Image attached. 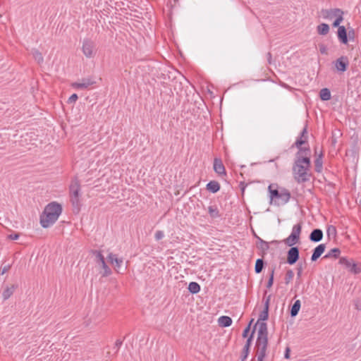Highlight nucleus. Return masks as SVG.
<instances>
[{
    "instance_id": "1",
    "label": "nucleus",
    "mask_w": 361,
    "mask_h": 361,
    "mask_svg": "<svg viewBox=\"0 0 361 361\" xmlns=\"http://www.w3.org/2000/svg\"><path fill=\"white\" fill-rule=\"evenodd\" d=\"M311 154L309 151L297 152L294 163L293 165L292 171L293 176L295 180L298 183H303L310 180L312 176L311 173Z\"/></svg>"
},
{
    "instance_id": "2",
    "label": "nucleus",
    "mask_w": 361,
    "mask_h": 361,
    "mask_svg": "<svg viewBox=\"0 0 361 361\" xmlns=\"http://www.w3.org/2000/svg\"><path fill=\"white\" fill-rule=\"evenodd\" d=\"M62 210V206L59 203L56 202L49 203L40 214L39 222L41 226L44 228L52 226L58 220Z\"/></svg>"
},
{
    "instance_id": "3",
    "label": "nucleus",
    "mask_w": 361,
    "mask_h": 361,
    "mask_svg": "<svg viewBox=\"0 0 361 361\" xmlns=\"http://www.w3.org/2000/svg\"><path fill=\"white\" fill-rule=\"evenodd\" d=\"M259 326L255 350L257 361H263L266 357L268 346V329L265 322H257Z\"/></svg>"
},
{
    "instance_id": "4",
    "label": "nucleus",
    "mask_w": 361,
    "mask_h": 361,
    "mask_svg": "<svg viewBox=\"0 0 361 361\" xmlns=\"http://www.w3.org/2000/svg\"><path fill=\"white\" fill-rule=\"evenodd\" d=\"M71 202L73 207L74 212L77 213L80 211V183L78 178L72 180L69 187Z\"/></svg>"
},
{
    "instance_id": "5",
    "label": "nucleus",
    "mask_w": 361,
    "mask_h": 361,
    "mask_svg": "<svg viewBox=\"0 0 361 361\" xmlns=\"http://www.w3.org/2000/svg\"><path fill=\"white\" fill-rule=\"evenodd\" d=\"M268 190L270 193L271 202L273 200L276 202V200H278L281 201V204H284L290 199V192L286 188L278 190L277 188H274V184H270L268 187Z\"/></svg>"
},
{
    "instance_id": "6",
    "label": "nucleus",
    "mask_w": 361,
    "mask_h": 361,
    "mask_svg": "<svg viewBox=\"0 0 361 361\" xmlns=\"http://www.w3.org/2000/svg\"><path fill=\"white\" fill-rule=\"evenodd\" d=\"M302 226V222H299L293 226L290 235L283 240L286 245L293 247L294 245L300 242Z\"/></svg>"
},
{
    "instance_id": "7",
    "label": "nucleus",
    "mask_w": 361,
    "mask_h": 361,
    "mask_svg": "<svg viewBox=\"0 0 361 361\" xmlns=\"http://www.w3.org/2000/svg\"><path fill=\"white\" fill-rule=\"evenodd\" d=\"M307 144V126H305L304 128L302 129V132L300 133V136L297 138L295 143L292 145V147H296L298 149V152L300 151H305L306 152V150L309 151V154H311V150L309 146L307 147H302L303 145Z\"/></svg>"
},
{
    "instance_id": "8",
    "label": "nucleus",
    "mask_w": 361,
    "mask_h": 361,
    "mask_svg": "<svg viewBox=\"0 0 361 361\" xmlns=\"http://www.w3.org/2000/svg\"><path fill=\"white\" fill-rule=\"evenodd\" d=\"M82 51L87 58H92L96 54L95 44L90 39H85L82 42Z\"/></svg>"
},
{
    "instance_id": "9",
    "label": "nucleus",
    "mask_w": 361,
    "mask_h": 361,
    "mask_svg": "<svg viewBox=\"0 0 361 361\" xmlns=\"http://www.w3.org/2000/svg\"><path fill=\"white\" fill-rule=\"evenodd\" d=\"M334 66L338 72H345L349 66V59L346 56H341L337 59L334 62Z\"/></svg>"
},
{
    "instance_id": "10",
    "label": "nucleus",
    "mask_w": 361,
    "mask_h": 361,
    "mask_svg": "<svg viewBox=\"0 0 361 361\" xmlns=\"http://www.w3.org/2000/svg\"><path fill=\"white\" fill-rule=\"evenodd\" d=\"M300 252L298 247H291L287 253V263L294 264L299 259Z\"/></svg>"
},
{
    "instance_id": "11",
    "label": "nucleus",
    "mask_w": 361,
    "mask_h": 361,
    "mask_svg": "<svg viewBox=\"0 0 361 361\" xmlns=\"http://www.w3.org/2000/svg\"><path fill=\"white\" fill-rule=\"evenodd\" d=\"M95 82L92 80L91 78H82L81 80V82H73L71 84V87L78 90H83L88 88L90 86L92 85Z\"/></svg>"
},
{
    "instance_id": "12",
    "label": "nucleus",
    "mask_w": 361,
    "mask_h": 361,
    "mask_svg": "<svg viewBox=\"0 0 361 361\" xmlns=\"http://www.w3.org/2000/svg\"><path fill=\"white\" fill-rule=\"evenodd\" d=\"M214 170L219 176L226 175L225 166L223 164L222 160L220 158H214Z\"/></svg>"
},
{
    "instance_id": "13",
    "label": "nucleus",
    "mask_w": 361,
    "mask_h": 361,
    "mask_svg": "<svg viewBox=\"0 0 361 361\" xmlns=\"http://www.w3.org/2000/svg\"><path fill=\"white\" fill-rule=\"evenodd\" d=\"M271 300V295H269L264 301V310L261 312L259 317V320L257 322L260 323L259 321L262 320L265 321L268 319L269 317V302Z\"/></svg>"
},
{
    "instance_id": "14",
    "label": "nucleus",
    "mask_w": 361,
    "mask_h": 361,
    "mask_svg": "<svg viewBox=\"0 0 361 361\" xmlns=\"http://www.w3.org/2000/svg\"><path fill=\"white\" fill-rule=\"evenodd\" d=\"M337 35H338V40L341 43H343L344 44H348V32H347L346 28L343 25L338 27V31H337Z\"/></svg>"
},
{
    "instance_id": "15",
    "label": "nucleus",
    "mask_w": 361,
    "mask_h": 361,
    "mask_svg": "<svg viewBox=\"0 0 361 361\" xmlns=\"http://www.w3.org/2000/svg\"><path fill=\"white\" fill-rule=\"evenodd\" d=\"M18 288L17 284H12L10 286H6L3 292H2V298L4 300H8L15 292V290Z\"/></svg>"
},
{
    "instance_id": "16",
    "label": "nucleus",
    "mask_w": 361,
    "mask_h": 361,
    "mask_svg": "<svg viewBox=\"0 0 361 361\" xmlns=\"http://www.w3.org/2000/svg\"><path fill=\"white\" fill-rule=\"evenodd\" d=\"M257 247L261 250L262 253L260 255L263 257L266 255L267 251L269 249V243L257 237Z\"/></svg>"
},
{
    "instance_id": "17",
    "label": "nucleus",
    "mask_w": 361,
    "mask_h": 361,
    "mask_svg": "<svg viewBox=\"0 0 361 361\" xmlns=\"http://www.w3.org/2000/svg\"><path fill=\"white\" fill-rule=\"evenodd\" d=\"M326 248V245L324 244H320L317 246L314 250L311 257V260L312 262L316 261L324 252Z\"/></svg>"
},
{
    "instance_id": "18",
    "label": "nucleus",
    "mask_w": 361,
    "mask_h": 361,
    "mask_svg": "<svg viewBox=\"0 0 361 361\" xmlns=\"http://www.w3.org/2000/svg\"><path fill=\"white\" fill-rule=\"evenodd\" d=\"M323 238V232L319 228H315L314 229L310 236L309 238L312 242L317 243L322 240Z\"/></svg>"
},
{
    "instance_id": "19",
    "label": "nucleus",
    "mask_w": 361,
    "mask_h": 361,
    "mask_svg": "<svg viewBox=\"0 0 361 361\" xmlns=\"http://www.w3.org/2000/svg\"><path fill=\"white\" fill-rule=\"evenodd\" d=\"M108 259L111 264L115 263L114 269L117 271L123 264V258H118L116 255L109 253Z\"/></svg>"
},
{
    "instance_id": "20",
    "label": "nucleus",
    "mask_w": 361,
    "mask_h": 361,
    "mask_svg": "<svg viewBox=\"0 0 361 361\" xmlns=\"http://www.w3.org/2000/svg\"><path fill=\"white\" fill-rule=\"evenodd\" d=\"M321 13L324 18H332V17L337 16V13H341V10L340 8L322 9Z\"/></svg>"
},
{
    "instance_id": "21",
    "label": "nucleus",
    "mask_w": 361,
    "mask_h": 361,
    "mask_svg": "<svg viewBox=\"0 0 361 361\" xmlns=\"http://www.w3.org/2000/svg\"><path fill=\"white\" fill-rule=\"evenodd\" d=\"M208 213L212 219L221 217L220 212L216 205H210L208 207Z\"/></svg>"
},
{
    "instance_id": "22",
    "label": "nucleus",
    "mask_w": 361,
    "mask_h": 361,
    "mask_svg": "<svg viewBox=\"0 0 361 361\" xmlns=\"http://www.w3.org/2000/svg\"><path fill=\"white\" fill-rule=\"evenodd\" d=\"M206 188L209 191L216 193L220 190V184L216 180H211L207 184Z\"/></svg>"
},
{
    "instance_id": "23",
    "label": "nucleus",
    "mask_w": 361,
    "mask_h": 361,
    "mask_svg": "<svg viewBox=\"0 0 361 361\" xmlns=\"http://www.w3.org/2000/svg\"><path fill=\"white\" fill-rule=\"evenodd\" d=\"M219 324L222 327H228L231 325L232 319L228 316H221L219 319Z\"/></svg>"
},
{
    "instance_id": "24",
    "label": "nucleus",
    "mask_w": 361,
    "mask_h": 361,
    "mask_svg": "<svg viewBox=\"0 0 361 361\" xmlns=\"http://www.w3.org/2000/svg\"><path fill=\"white\" fill-rule=\"evenodd\" d=\"M341 254V250L338 248H333L329 252L324 256V259H328V258H334L337 259L339 257V255Z\"/></svg>"
},
{
    "instance_id": "25",
    "label": "nucleus",
    "mask_w": 361,
    "mask_h": 361,
    "mask_svg": "<svg viewBox=\"0 0 361 361\" xmlns=\"http://www.w3.org/2000/svg\"><path fill=\"white\" fill-rule=\"evenodd\" d=\"M300 306H301L300 300H297L294 302V304L292 305L291 309H290V316L292 317H295L298 314L300 309Z\"/></svg>"
},
{
    "instance_id": "26",
    "label": "nucleus",
    "mask_w": 361,
    "mask_h": 361,
    "mask_svg": "<svg viewBox=\"0 0 361 361\" xmlns=\"http://www.w3.org/2000/svg\"><path fill=\"white\" fill-rule=\"evenodd\" d=\"M323 154L321 153L318 157L314 160V167L315 171L318 173H320L323 168V161H322Z\"/></svg>"
},
{
    "instance_id": "27",
    "label": "nucleus",
    "mask_w": 361,
    "mask_h": 361,
    "mask_svg": "<svg viewBox=\"0 0 361 361\" xmlns=\"http://www.w3.org/2000/svg\"><path fill=\"white\" fill-rule=\"evenodd\" d=\"M317 32L322 35H326L329 32V26L326 23H321L317 27Z\"/></svg>"
},
{
    "instance_id": "28",
    "label": "nucleus",
    "mask_w": 361,
    "mask_h": 361,
    "mask_svg": "<svg viewBox=\"0 0 361 361\" xmlns=\"http://www.w3.org/2000/svg\"><path fill=\"white\" fill-rule=\"evenodd\" d=\"M319 97L323 101H328L331 99V92L328 88H323L319 92Z\"/></svg>"
},
{
    "instance_id": "29",
    "label": "nucleus",
    "mask_w": 361,
    "mask_h": 361,
    "mask_svg": "<svg viewBox=\"0 0 361 361\" xmlns=\"http://www.w3.org/2000/svg\"><path fill=\"white\" fill-rule=\"evenodd\" d=\"M32 54L34 59H35V61H37V62L39 64L42 63L44 61V58L42 56V54L38 49H32Z\"/></svg>"
},
{
    "instance_id": "30",
    "label": "nucleus",
    "mask_w": 361,
    "mask_h": 361,
    "mask_svg": "<svg viewBox=\"0 0 361 361\" xmlns=\"http://www.w3.org/2000/svg\"><path fill=\"white\" fill-rule=\"evenodd\" d=\"M188 288L191 293L195 294L200 292V286L197 282H190Z\"/></svg>"
},
{
    "instance_id": "31",
    "label": "nucleus",
    "mask_w": 361,
    "mask_h": 361,
    "mask_svg": "<svg viewBox=\"0 0 361 361\" xmlns=\"http://www.w3.org/2000/svg\"><path fill=\"white\" fill-rule=\"evenodd\" d=\"M264 262L262 259H257L255 263V271L257 274L262 272L264 269Z\"/></svg>"
},
{
    "instance_id": "32",
    "label": "nucleus",
    "mask_w": 361,
    "mask_h": 361,
    "mask_svg": "<svg viewBox=\"0 0 361 361\" xmlns=\"http://www.w3.org/2000/svg\"><path fill=\"white\" fill-rule=\"evenodd\" d=\"M343 12L341 11V13H337V16H335V17H336V18L332 24L333 27H338L339 26H341L340 24L343 20Z\"/></svg>"
},
{
    "instance_id": "33",
    "label": "nucleus",
    "mask_w": 361,
    "mask_h": 361,
    "mask_svg": "<svg viewBox=\"0 0 361 361\" xmlns=\"http://www.w3.org/2000/svg\"><path fill=\"white\" fill-rule=\"evenodd\" d=\"M352 259H348L346 257H341L339 259V263L345 267V268L349 269L351 267V263L353 262Z\"/></svg>"
},
{
    "instance_id": "34",
    "label": "nucleus",
    "mask_w": 361,
    "mask_h": 361,
    "mask_svg": "<svg viewBox=\"0 0 361 361\" xmlns=\"http://www.w3.org/2000/svg\"><path fill=\"white\" fill-rule=\"evenodd\" d=\"M294 273L291 269H288L285 275V283L288 285L293 279Z\"/></svg>"
},
{
    "instance_id": "35",
    "label": "nucleus",
    "mask_w": 361,
    "mask_h": 361,
    "mask_svg": "<svg viewBox=\"0 0 361 361\" xmlns=\"http://www.w3.org/2000/svg\"><path fill=\"white\" fill-rule=\"evenodd\" d=\"M274 271L275 268H272L271 270L270 271L269 278L267 283V288H270L274 283Z\"/></svg>"
},
{
    "instance_id": "36",
    "label": "nucleus",
    "mask_w": 361,
    "mask_h": 361,
    "mask_svg": "<svg viewBox=\"0 0 361 361\" xmlns=\"http://www.w3.org/2000/svg\"><path fill=\"white\" fill-rule=\"evenodd\" d=\"M348 269L353 274H359L361 272V267H357V265L353 261L351 263V267Z\"/></svg>"
},
{
    "instance_id": "37",
    "label": "nucleus",
    "mask_w": 361,
    "mask_h": 361,
    "mask_svg": "<svg viewBox=\"0 0 361 361\" xmlns=\"http://www.w3.org/2000/svg\"><path fill=\"white\" fill-rule=\"evenodd\" d=\"M102 267L104 269V273L102 274L103 276H108L111 274V269L107 266L106 262H103L101 264Z\"/></svg>"
},
{
    "instance_id": "38",
    "label": "nucleus",
    "mask_w": 361,
    "mask_h": 361,
    "mask_svg": "<svg viewBox=\"0 0 361 361\" xmlns=\"http://www.w3.org/2000/svg\"><path fill=\"white\" fill-rule=\"evenodd\" d=\"M94 254L96 256V258H97V262L102 264L103 262H105V259H104V257L101 251H97V250H95L94 252Z\"/></svg>"
},
{
    "instance_id": "39",
    "label": "nucleus",
    "mask_w": 361,
    "mask_h": 361,
    "mask_svg": "<svg viewBox=\"0 0 361 361\" xmlns=\"http://www.w3.org/2000/svg\"><path fill=\"white\" fill-rule=\"evenodd\" d=\"M257 324H255V327H254V329H253V330H252V333H251V334H250V337L247 338V341H246V343H245V345H244V347H243V348H245L250 349V345H251V343H252V338H253V334H254V333H255V328H256V326H257Z\"/></svg>"
},
{
    "instance_id": "40",
    "label": "nucleus",
    "mask_w": 361,
    "mask_h": 361,
    "mask_svg": "<svg viewBox=\"0 0 361 361\" xmlns=\"http://www.w3.org/2000/svg\"><path fill=\"white\" fill-rule=\"evenodd\" d=\"M250 353V349L243 348L242 355H241V361H245L247 357Z\"/></svg>"
},
{
    "instance_id": "41",
    "label": "nucleus",
    "mask_w": 361,
    "mask_h": 361,
    "mask_svg": "<svg viewBox=\"0 0 361 361\" xmlns=\"http://www.w3.org/2000/svg\"><path fill=\"white\" fill-rule=\"evenodd\" d=\"M11 268V264H6V265L1 267L0 269V274L1 275L4 274L5 273L8 272Z\"/></svg>"
},
{
    "instance_id": "42",
    "label": "nucleus",
    "mask_w": 361,
    "mask_h": 361,
    "mask_svg": "<svg viewBox=\"0 0 361 361\" xmlns=\"http://www.w3.org/2000/svg\"><path fill=\"white\" fill-rule=\"evenodd\" d=\"M164 236V232L162 231H157L156 233H155V239L157 240H159L161 239H162Z\"/></svg>"
},
{
    "instance_id": "43",
    "label": "nucleus",
    "mask_w": 361,
    "mask_h": 361,
    "mask_svg": "<svg viewBox=\"0 0 361 361\" xmlns=\"http://www.w3.org/2000/svg\"><path fill=\"white\" fill-rule=\"evenodd\" d=\"M253 319H252L250 322V324H248V326L244 329L243 332V338H246L247 336V334L250 330V325H251V323L252 322Z\"/></svg>"
},
{
    "instance_id": "44",
    "label": "nucleus",
    "mask_w": 361,
    "mask_h": 361,
    "mask_svg": "<svg viewBox=\"0 0 361 361\" xmlns=\"http://www.w3.org/2000/svg\"><path fill=\"white\" fill-rule=\"evenodd\" d=\"M78 99V97L77 95V94H73L69 98H68V102L69 104H72V103H75L77 99Z\"/></svg>"
},
{
    "instance_id": "45",
    "label": "nucleus",
    "mask_w": 361,
    "mask_h": 361,
    "mask_svg": "<svg viewBox=\"0 0 361 361\" xmlns=\"http://www.w3.org/2000/svg\"><path fill=\"white\" fill-rule=\"evenodd\" d=\"M336 227L334 226H330L327 228V233L328 235H330V233H336Z\"/></svg>"
},
{
    "instance_id": "46",
    "label": "nucleus",
    "mask_w": 361,
    "mask_h": 361,
    "mask_svg": "<svg viewBox=\"0 0 361 361\" xmlns=\"http://www.w3.org/2000/svg\"><path fill=\"white\" fill-rule=\"evenodd\" d=\"M123 344V341L121 339H117L115 342L114 347L117 348V351L119 350L121 346Z\"/></svg>"
},
{
    "instance_id": "47",
    "label": "nucleus",
    "mask_w": 361,
    "mask_h": 361,
    "mask_svg": "<svg viewBox=\"0 0 361 361\" xmlns=\"http://www.w3.org/2000/svg\"><path fill=\"white\" fill-rule=\"evenodd\" d=\"M348 37L350 39H353L355 37V30L353 29H351L348 32Z\"/></svg>"
},
{
    "instance_id": "48",
    "label": "nucleus",
    "mask_w": 361,
    "mask_h": 361,
    "mask_svg": "<svg viewBox=\"0 0 361 361\" xmlns=\"http://www.w3.org/2000/svg\"><path fill=\"white\" fill-rule=\"evenodd\" d=\"M247 183H245L244 182H240V190H241V192H242V194L243 195L244 194V192H245V188L247 187Z\"/></svg>"
},
{
    "instance_id": "49",
    "label": "nucleus",
    "mask_w": 361,
    "mask_h": 361,
    "mask_svg": "<svg viewBox=\"0 0 361 361\" xmlns=\"http://www.w3.org/2000/svg\"><path fill=\"white\" fill-rule=\"evenodd\" d=\"M290 348H286L285 355H284L285 358L288 359L290 357Z\"/></svg>"
},
{
    "instance_id": "50",
    "label": "nucleus",
    "mask_w": 361,
    "mask_h": 361,
    "mask_svg": "<svg viewBox=\"0 0 361 361\" xmlns=\"http://www.w3.org/2000/svg\"><path fill=\"white\" fill-rule=\"evenodd\" d=\"M19 237V234L18 233H14V234H11L9 235V238L11 239V240H17Z\"/></svg>"
},
{
    "instance_id": "51",
    "label": "nucleus",
    "mask_w": 361,
    "mask_h": 361,
    "mask_svg": "<svg viewBox=\"0 0 361 361\" xmlns=\"http://www.w3.org/2000/svg\"><path fill=\"white\" fill-rule=\"evenodd\" d=\"M301 274H302V267H300L299 268H298V276L300 277L301 276Z\"/></svg>"
},
{
    "instance_id": "52",
    "label": "nucleus",
    "mask_w": 361,
    "mask_h": 361,
    "mask_svg": "<svg viewBox=\"0 0 361 361\" xmlns=\"http://www.w3.org/2000/svg\"><path fill=\"white\" fill-rule=\"evenodd\" d=\"M279 243H280V242H279V241H278V240H272V241L271 242V243H272V244H279Z\"/></svg>"
},
{
    "instance_id": "53",
    "label": "nucleus",
    "mask_w": 361,
    "mask_h": 361,
    "mask_svg": "<svg viewBox=\"0 0 361 361\" xmlns=\"http://www.w3.org/2000/svg\"><path fill=\"white\" fill-rule=\"evenodd\" d=\"M320 51H321V53H322V54L325 53V48L320 49Z\"/></svg>"
},
{
    "instance_id": "54",
    "label": "nucleus",
    "mask_w": 361,
    "mask_h": 361,
    "mask_svg": "<svg viewBox=\"0 0 361 361\" xmlns=\"http://www.w3.org/2000/svg\"><path fill=\"white\" fill-rule=\"evenodd\" d=\"M268 56H270V57H271V53H269H269H268Z\"/></svg>"
}]
</instances>
